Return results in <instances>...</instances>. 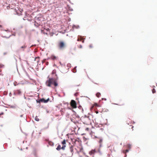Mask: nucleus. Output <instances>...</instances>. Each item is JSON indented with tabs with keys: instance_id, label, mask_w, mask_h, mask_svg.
<instances>
[{
	"instance_id": "nucleus-12",
	"label": "nucleus",
	"mask_w": 157,
	"mask_h": 157,
	"mask_svg": "<svg viewBox=\"0 0 157 157\" xmlns=\"http://www.w3.org/2000/svg\"><path fill=\"white\" fill-rule=\"evenodd\" d=\"M35 60H36L37 62L38 63L39 62V57H36L35 59Z\"/></svg>"
},
{
	"instance_id": "nucleus-8",
	"label": "nucleus",
	"mask_w": 157,
	"mask_h": 157,
	"mask_svg": "<svg viewBox=\"0 0 157 157\" xmlns=\"http://www.w3.org/2000/svg\"><path fill=\"white\" fill-rule=\"evenodd\" d=\"M70 151L72 155L73 153V146H72V145L70 146Z\"/></svg>"
},
{
	"instance_id": "nucleus-32",
	"label": "nucleus",
	"mask_w": 157,
	"mask_h": 157,
	"mask_svg": "<svg viewBox=\"0 0 157 157\" xmlns=\"http://www.w3.org/2000/svg\"><path fill=\"white\" fill-rule=\"evenodd\" d=\"M133 126H132V128H133Z\"/></svg>"
},
{
	"instance_id": "nucleus-9",
	"label": "nucleus",
	"mask_w": 157,
	"mask_h": 157,
	"mask_svg": "<svg viewBox=\"0 0 157 157\" xmlns=\"http://www.w3.org/2000/svg\"><path fill=\"white\" fill-rule=\"evenodd\" d=\"M51 58L53 60H56L57 58V57L56 56L54 55L52 56Z\"/></svg>"
},
{
	"instance_id": "nucleus-29",
	"label": "nucleus",
	"mask_w": 157,
	"mask_h": 157,
	"mask_svg": "<svg viewBox=\"0 0 157 157\" xmlns=\"http://www.w3.org/2000/svg\"><path fill=\"white\" fill-rule=\"evenodd\" d=\"M126 152H128V150H126Z\"/></svg>"
},
{
	"instance_id": "nucleus-3",
	"label": "nucleus",
	"mask_w": 157,
	"mask_h": 157,
	"mask_svg": "<svg viewBox=\"0 0 157 157\" xmlns=\"http://www.w3.org/2000/svg\"><path fill=\"white\" fill-rule=\"evenodd\" d=\"M90 134L91 137L93 139L98 138L97 132L96 130L92 131L90 133Z\"/></svg>"
},
{
	"instance_id": "nucleus-6",
	"label": "nucleus",
	"mask_w": 157,
	"mask_h": 157,
	"mask_svg": "<svg viewBox=\"0 0 157 157\" xmlns=\"http://www.w3.org/2000/svg\"><path fill=\"white\" fill-rule=\"evenodd\" d=\"M66 147L65 145H63L62 147H61V146L60 145H59L56 148V149L58 150H60L61 149H62L63 150H64L65 149V148Z\"/></svg>"
},
{
	"instance_id": "nucleus-26",
	"label": "nucleus",
	"mask_w": 157,
	"mask_h": 157,
	"mask_svg": "<svg viewBox=\"0 0 157 157\" xmlns=\"http://www.w3.org/2000/svg\"><path fill=\"white\" fill-rule=\"evenodd\" d=\"M102 100H106V99L105 98H102Z\"/></svg>"
},
{
	"instance_id": "nucleus-18",
	"label": "nucleus",
	"mask_w": 157,
	"mask_h": 157,
	"mask_svg": "<svg viewBox=\"0 0 157 157\" xmlns=\"http://www.w3.org/2000/svg\"><path fill=\"white\" fill-rule=\"evenodd\" d=\"M78 47L79 48H82V47L81 45H79L78 46Z\"/></svg>"
},
{
	"instance_id": "nucleus-14",
	"label": "nucleus",
	"mask_w": 157,
	"mask_h": 157,
	"mask_svg": "<svg viewBox=\"0 0 157 157\" xmlns=\"http://www.w3.org/2000/svg\"><path fill=\"white\" fill-rule=\"evenodd\" d=\"M76 67H75L73 69V72L74 73H76Z\"/></svg>"
},
{
	"instance_id": "nucleus-5",
	"label": "nucleus",
	"mask_w": 157,
	"mask_h": 157,
	"mask_svg": "<svg viewBox=\"0 0 157 157\" xmlns=\"http://www.w3.org/2000/svg\"><path fill=\"white\" fill-rule=\"evenodd\" d=\"M49 98H48L46 100H45L44 98H42L39 100V102L46 103L48 102L49 101Z\"/></svg>"
},
{
	"instance_id": "nucleus-25",
	"label": "nucleus",
	"mask_w": 157,
	"mask_h": 157,
	"mask_svg": "<svg viewBox=\"0 0 157 157\" xmlns=\"http://www.w3.org/2000/svg\"><path fill=\"white\" fill-rule=\"evenodd\" d=\"M35 26H39V25H40L38 24V25H36V23H35Z\"/></svg>"
},
{
	"instance_id": "nucleus-7",
	"label": "nucleus",
	"mask_w": 157,
	"mask_h": 157,
	"mask_svg": "<svg viewBox=\"0 0 157 157\" xmlns=\"http://www.w3.org/2000/svg\"><path fill=\"white\" fill-rule=\"evenodd\" d=\"M98 142L99 144L100 147H101L102 146V140L101 138H99Z\"/></svg>"
},
{
	"instance_id": "nucleus-33",
	"label": "nucleus",
	"mask_w": 157,
	"mask_h": 157,
	"mask_svg": "<svg viewBox=\"0 0 157 157\" xmlns=\"http://www.w3.org/2000/svg\"><path fill=\"white\" fill-rule=\"evenodd\" d=\"M79 152V151H77V153H78V152Z\"/></svg>"
},
{
	"instance_id": "nucleus-23",
	"label": "nucleus",
	"mask_w": 157,
	"mask_h": 157,
	"mask_svg": "<svg viewBox=\"0 0 157 157\" xmlns=\"http://www.w3.org/2000/svg\"><path fill=\"white\" fill-rule=\"evenodd\" d=\"M85 130H86V131H88L89 130V128H86Z\"/></svg>"
},
{
	"instance_id": "nucleus-2",
	"label": "nucleus",
	"mask_w": 157,
	"mask_h": 157,
	"mask_svg": "<svg viewBox=\"0 0 157 157\" xmlns=\"http://www.w3.org/2000/svg\"><path fill=\"white\" fill-rule=\"evenodd\" d=\"M58 48L60 50H63L65 47V44L63 41L59 42L58 45Z\"/></svg>"
},
{
	"instance_id": "nucleus-19",
	"label": "nucleus",
	"mask_w": 157,
	"mask_h": 157,
	"mask_svg": "<svg viewBox=\"0 0 157 157\" xmlns=\"http://www.w3.org/2000/svg\"><path fill=\"white\" fill-rule=\"evenodd\" d=\"M4 67V65L2 64H0V68H3Z\"/></svg>"
},
{
	"instance_id": "nucleus-35",
	"label": "nucleus",
	"mask_w": 157,
	"mask_h": 157,
	"mask_svg": "<svg viewBox=\"0 0 157 157\" xmlns=\"http://www.w3.org/2000/svg\"><path fill=\"white\" fill-rule=\"evenodd\" d=\"M76 49V48H75V50Z\"/></svg>"
},
{
	"instance_id": "nucleus-28",
	"label": "nucleus",
	"mask_w": 157,
	"mask_h": 157,
	"mask_svg": "<svg viewBox=\"0 0 157 157\" xmlns=\"http://www.w3.org/2000/svg\"><path fill=\"white\" fill-rule=\"evenodd\" d=\"M95 113H97V114H98V111H96L95 112Z\"/></svg>"
},
{
	"instance_id": "nucleus-4",
	"label": "nucleus",
	"mask_w": 157,
	"mask_h": 157,
	"mask_svg": "<svg viewBox=\"0 0 157 157\" xmlns=\"http://www.w3.org/2000/svg\"><path fill=\"white\" fill-rule=\"evenodd\" d=\"M71 106L74 109L77 108V104L76 101L74 100H71L70 102Z\"/></svg>"
},
{
	"instance_id": "nucleus-20",
	"label": "nucleus",
	"mask_w": 157,
	"mask_h": 157,
	"mask_svg": "<svg viewBox=\"0 0 157 157\" xmlns=\"http://www.w3.org/2000/svg\"><path fill=\"white\" fill-rule=\"evenodd\" d=\"M152 92L153 93V94L155 93L156 91H155V90L154 89H153L152 90Z\"/></svg>"
},
{
	"instance_id": "nucleus-1",
	"label": "nucleus",
	"mask_w": 157,
	"mask_h": 157,
	"mask_svg": "<svg viewBox=\"0 0 157 157\" xmlns=\"http://www.w3.org/2000/svg\"><path fill=\"white\" fill-rule=\"evenodd\" d=\"M46 84L49 87H51L52 85H53L55 87H56L58 86V83L56 79L49 78L46 82Z\"/></svg>"
},
{
	"instance_id": "nucleus-24",
	"label": "nucleus",
	"mask_w": 157,
	"mask_h": 157,
	"mask_svg": "<svg viewBox=\"0 0 157 157\" xmlns=\"http://www.w3.org/2000/svg\"><path fill=\"white\" fill-rule=\"evenodd\" d=\"M81 39H79V38H78V40H77V41H81Z\"/></svg>"
},
{
	"instance_id": "nucleus-16",
	"label": "nucleus",
	"mask_w": 157,
	"mask_h": 157,
	"mask_svg": "<svg viewBox=\"0 0 157 157\" xmlns=\"http://www.w3.org/2000/svg\"><path fill=\"white\" fill-rule=\"evenodd\" d=\"M95 152V151L94 150V151L92 150L89 152V153L90 154H92L93 153H94Z\"/></svg>"
},
{
	"instance_id": "nucleus-30",
	"label": "nucleus",
	"mask_w": 157,
	"mask_h": 157,
	"mask_svg": "<svg viewBox=\"0 0 157 157\" xmlns=\"http://www.w3.org/2000/svg\"><path fill=\"white\" fill-rule=\"evenodd\" d=\"M82 42L83 43V42H84V41L83 40H82Z\"/></svg>"
},
{
	"instance_id": "nucleus-15",
	"label": "nucleus",
	"mask_w": 157,
	"mask_h": 157,
	"mask_svg": "<svg viewBox=\"0 0 157 157\" xmlns=\"http://www.w3.org/2000/svg\"><path fill=\"white\" fill-rule=\"evenodd\" d=\"M62 144L63 145H65V144H66V141L65 140L62 142Z\"/></svg>"
},
{
	"instance_id": "nucleus-21",
	"label": "nucleus",
	"mask_w": 157,
	"mask_h": 157,
	"mask_svg": "<svg viewBox=\"0 0 157 157\" xmlns=\"http://www.w3.org/2000/svg\"><path fill=\"white\" fill-rule=\"evenodd\" d=\"M74 140H75V141H74V143H73L74 144H75V142H77V141L78 142L79 141L78 140H77L75 139Z\"/></svg>"
},
{
	"instance_id": "nucleus-34",
	"label": "nucleus",
	"mask_w": 157,
	"mask_h": 157,
	"mask_svg": "<svg viewBox=\"0 0 157 157\" xmlns=\"http://www.w3.org/2000/svg\"><path fill=\"white\" fill-rule=\"evenodd\" d=\"M36 25H38V24L36 23Z\"/></svg>"
},
{
	"instance_id": "nucleus-22",
	"label": "nucleus",
	"mask_w": 157,
	"mask_h": 157,
	"mask_svg": "<svg viewBox=\"0 0 157 157\" xmlns=\"http://www.w3.org/2000/svg\"><path fill=\"white\" fill-rule=\"evenodd\" d=\"M89 47L90 48H93V45L92 44H90L89 45Z\"/></svg>"
},
{
	"instance_id": "nucleus-27",
	"label": "nucleus",
	"mask_w": 157,
	"mask_h": 157,
	"mask_svg": "<svg viewBox=\"0 0 157 157\" xmlns=\"http://www.w3.org/2000/svg\"><path fill=\"white\" fill-rule=\"evenodd\" d=\"M3 114V113L2 112L0 114V116Z\"/></svg>"
},
{
	"instance_id": "nucleus-10",
	"label": "nucleus",
	"mask_w": 157,
	"mask_h": 157,
	"mask_svg": "<svg viewBox=\"0 0 157 157\" xmlns=\"http://www.w3.org/2000/svg\"><path fill=\"white\" fill-rule=\"evenodd\" d=\"M26 48V46L25 44H24L23 46L21 47V49L22 50L24 51V49Z\"/></svg>"
},
{
	"instance_id": "nucleus-11",
	"label": "nucleus",
	"mask_w": 157,
	"mask_h": 157,
	"mask_svg": "<svg viewBox=\"0 0 157 157\" xmlns=\"http://www.w3.org/2000/svg\"><path fill=\"white\" fill-rule=\"evenodd\" d=\"M15 93L16 94H21V92L20 90H17L15 91Z\"/></svg>"
},
{
	"instance_id": "nucleus-17",
	"label": "nucleus",
	"mask_w": 157,
	"mask_h": 157,
	"mask_svg": "<svg viewBox=\"0 0 157 157\" xmlns=\"http://www.w3.org/2000/svg\"><path fill=\"white\" fill-rule=\"evenodd\" d=\"M35 120L36 121H39V119L37 117V116H36L35 117Z\"/></svg>"
},
{
	"instance_id": "nucleus-13",
	"label": "nucleus",
	"mask_w": 157,
	"mask_h": 157,
	"mask_svg": "<svg viewBox=\"0 0 157 157\" xmlns=\"http://www.w3.org/2000/svg\"><path fill=\"white\" fill-rule=\"evenodd\" d=\"M101 95V94L99 92L97 93L96 94V96L98 98H99L100 96Z\"/></svg>"
},
{
	"instance_id": "nucleus-31",
	"label": "nucleus",
	"mask_w": 157,
	"mask_h": 157,
	"mask_svg": "<svg viewBox=\"0 0 157 157\" xmlns=\"http://www.w3.org/2000/svg\"><path fill=\"white\" fill-rule=\"evenodd\" d=\"M95 84H98L97 83H94Z\"/></svg>"
}]
</instances>
